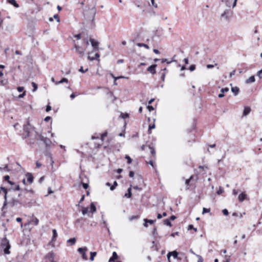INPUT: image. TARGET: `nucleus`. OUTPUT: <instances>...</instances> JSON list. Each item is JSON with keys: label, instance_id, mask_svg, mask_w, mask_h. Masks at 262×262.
Returning <instances> with one entry per match:
<instances>
[{"label": "nucleus", "instance_id": "nucleus-23", "mask_svg": "<svg viewBox=\"0 0 262 262\" xmlns=\"http://www.w3.org/2000/svg\"><path fill=\"white\" fill-rule=\"evenodd\" d=\"M63 82L68 83V79L67 78H62L60 81H56L55 82V84L56 85H58V84L62 83Z\"/></svg>", "mask_w": 262, "mask_h": 262}, {"label": "nucleus", "instance_id": "nucleus-30", "mask_svg": "<svg viewBox=\"0 0 262 262\" xmlns=\"http://www.w3.org/2000/svg\"><path fill=\"white\" fill-rule=\"evenodd\" d=\"M164 225L168 226L169 227H171L172 226L171 223L170 221V220L168 219L164 220Z\"/></svg>", "mask_w": 262, "mask_h": 262}, {"label": "nucleus", "instance_id": "nucleus-33", "mask_svg": "<svg viewBox=\"0 0 262 262\" xmlns=\"http://www.w3.org/2000/svg\"><path fill=\"white\" fill-rule=\"evenodd\" d=\"M88 212V208L83 207L82 209V213L83 215H85Z\"/></svg>", "mask_w": 262, "mask_h": 262}, {"label": "nucleus", "instance_id": "nucleus-11", "mask_svg": "<svg viewBox=\"0 0 262 262\" xmlns=\"http://www.w3.org/2000/svg\"><path fill=\"white\" fill-rule=\"evenodd\" d=\"M247 199V196L245 192H242L238 196V200L239 202H242Z\"/></svg>", "mask_w": 262, "mask_h": 262}, {"label": "nucleus", "instance_id": "nucleus-35", "mask_svg": "<svg viewBox=\"0 0 262 262\" xmlns=\"http://www.w3.org/2000/svg\"><path fill=\"white\" fill-rule=\"evenodd\" d=\"M144 222H147L148 223H149L150 224H152L155 222V220H148L147 219H145L144 220Z\"/></svg>", "mask_w": 262, "mask_h": 262}, {"label": "nucleus", "instance_id": "nucleus-26", "mask_svg": "<svg viewBox=\"0 0 262 262\" xmlns=\"http://www.w3.org/2000/svg\"><path fill=\"white\" fill-rule=\"evenodd\" d=\"M76 239L75 237L70 238L67 241V243H70L71 245H74L76 243Z\"/></svg>", "mask_w": 262, "mask_h": 262}, {"label": "nucleus", "instance_id": "nucleus-27", "mask_svg": "<svg viewBox=\"0 0 262 262\" xmlns=\"http://www.w3.org/2000/svg\"><path fill=\"white\" fill-rule=\"evenodd\" d=\"M137 46L139 47H144L147 49H149V47L147 45L143 43H137Z\"/></svg>", "mask_w": 262, "mask_h": 262}, {"label": "nucleus", "instance_id": "nucleus-2", "mask_svg": "<svg viewBox=\"0 0 262 262\" xmlns=\"http://www.w3.org/2000/svg\"><path fill=\"white\" fill-rule=\"evenodd\" d=\"M83 13L86 19L91 20L92 23H93L96 13L95 6L92 5L86 7L85 8L83 9Z\"/></svg>", "mask_w": 262, "mask_h": 262}, {"label": "nucleus", "instance_id": "nucleus-46", "mask_svg": "<svg viewBox=\"0 0 262 262\" xmlns=\"http://www.w3.org/2000/svg\"><path fill=\"white\" fill-rule=\"evenodd\" d=\"M107 135V132H105L104 133H103L102 135H101V140H104V138L106 137Z\"/></svg>", "mask_w": 262, "mask_h": 262}, {"label": "nucleus", "instance_id": "nucleus-14", "mask_svg": "<svg viewBox=\"0 0 262 262\" xmlns=\"http://www.w3.org/2000/svg\"><path fill=\"white\" fill-rule=\"evenodd\" d=\"M229 90V88H222L221 90V93L218 95L219 98H223L224 96V93L228 92Z\"/></svg>", "mask_w": 262, "mask_h": 262}, {"label": "nucleus", "instance_id": "nucleus-25", "mask_svg": "<svg viewBox=\"0 0 262 262\" xmlns=\"http://www.w3.org/2000/svg\"><path fill=\"white\" fill-rule=\"evenodd\" d=\"M9 2L10 4L13 5L15 7H19V5L17 3L15 0H9Z\"/></svg>", "mask_w": 262, "mask_h": 262}, {"label": "nucleus", "instance_id": "nucleus-5", "mask_svg": "<svg viewBox=\"0 0 262 262\" xmlns=\"http://www.w3.org/2000/svg\"><path fill=\"white\" fill-rule=\"evenodd\" d=\"M232 11L229 8L226 9L224 12L221 14V18H224L226 20L228 21L232 16Z\"/></svg>", "mask_w": 262, "mask_h": 262}, {"label": "nucleus", "instance_id": "nucleus-6", "mask_svg": "<svg viewBox=\"0 0 262 262\" xmlns=\"http://www.w3.org/2000/svg\"><path fill=\"white\" fill-rule=\"evenodd\" d=\"M87 250L88 248L86 247L83 248H79L77 250L78 252L82 255V257L84 260L88 259V257L85 254V252Z\"/></svg>", "mask_w": 262, "mask_h": 262}, {"label": "nucleus", "instance_id": "nucleus-56", "mask_svg": "<svg viewBox=\"0 0 262 262\" xmlns=\"http://www.w3.org/2000/svg\"><path fill=\"white\" fill-rule=\"evenodd\" d=\"M17 90L19 92H21L24 91V88L23 86H18L17 87Z\"/></svg>", "mask_w": 262, "mask_h": 262}, {"label": "nucleus", "instance_id": "nucleus-60", "mask_svg": "<svg viewBox=\"0 0 262 262\" xmlns=\"http://www.w3.org/2000/svg\"><path fill=\"white\" fill-rule=\"evenodd\" d=\"M51 110V106L50 105H48L46 107V112H48Z\"/></svg>", "mask_w": 262, "mask_h": 262}, {"label": "nucleus", "instance_id": "nucleus-7", "mask_svg": "<svg viewBox=\"0 0 262 262\" xmlns=\"http://www.w3.org/2000/svg\"><path fill=\"white\" fill-rule=\"evenodd\" d=\"M74 48L80 56L82 57L84 55L85 49H83L81 47L76 44H75Z\"/></svg>", "mask_w": 262, "mask_h": 262}, {"label": "nucleus", "instance_id": "nucleus-38", "mask_svg": "<svg viewBox=\"0 0 262 262\" xmlns=\"http://www.w3.org/2000/svg\"><path fill=\"white\" fill-rule=\"evenodd\" d=\"M118 184H117V182L116 181H115L114 182V184H113V185L111 186V187H110V189L111 190H113L115 189L116 187L117 186Z\"/></svg>", "mask_w": 262, "mask_h": 262}, {"label": "nucleus", "instance_id": "nucleus-29", "mask_svg": "<svg viewBox=\"0 0 262 262\" xmlns=\"http://www.w3.org/2000/svg\"><path fill=\"white\" fill-rule=\"evenodd\" d=\"M97 255L96 252H90V260L91 261H93L94 259L95 256Z\"/></svg>", "mask_w": 262, "mask_h": 262}, {"label": "nucleus", "instance_id": "nucleus-21", "mask_svg": "<svg viewBox=\"0 0 262 262\" xmlns=\"http://www.w3.org/2000/svg\"><path fill=\"white\" fill-rule=\"evenodd\" d=\"M255 79L254 76H251L246 81L247 83H252L255 82Z\"/></svg>", "mask_w": 262, "mask_h": 262}, {"label": "nucleus", "instance_id": "nucleus-41", "mask_svg": "<svg viewBox=\"0 0 262 262\" xmlns=\"http://www.w3.org/2000/svg\"><path fill=\"white\" fill-rule=\"evenodd\" d=\"M256 75L261 79L262 78V69L257 72Z\"/></svg>", "mask_w": 262, "mask_h": 262}, {"label": "nucleus", "instance_id": "nucleus-62", "mask_svg": "<svg viewBox=\"0 0 262 262\" xmlns=\"http://www.w3.org/2000/svg\"><path fill=\"white\" fill-rule=\"evenodd\" d=\"M134 172L133 171H130L129 172V176L130 177H133L134 176Z\"/></svg>", "mask_w": 262, "mask_h": 262}, {"label": "nucleus", "instance_id": "nucleus-54", "mask_svg": "<svg viewBox=\"0 0 262 262\" xmlns=\"http://www.w3.org/2000/svg\"><path fill=\"white\" fill-rule=\"evenodd\" d=\"M147 108L149 112H151L152 111H153L154 110V108L153 107V106L151 105H148L147 106Z\"/></svg>", "mask_w": 262, "mask_h": 262}, {"label": "nucleus", "instance_id": "nucleus-44", "mask_svg": "<svg viewBox=\"0 0 262 262\" xmlns=\"http://www.w3.org/2000/svg\"><path fill=\"white\" fill-rule=\"evenodd\" d=\"M195 69V66L194 64H192L191 65L189 68V70L192 72L193 71H194V70Z\"/></svg>", "mask_w": 262, "mask_h": 262}, {"label": "nucleus", "instance_id": "nucleus-51", "mask_svg": "<svg viewBox=\"0 0 262 262\" xmlns=\"http://www.w3.org/2000/svg\"><path fill=\"white\" fill-rule=\"evenodd\" d=\"M35 143V139H30L28 142V144L30 145H33Z\"/></svg>", "mask_w": 262, "mask_h": 262}, {"label": "nucleus", "instance_id": "nucleus-59", "mask_svg": "<svg viewBox=\"0 0 262 262\" xmlns=\"http://www.w3.org/2000/svg\"><path fill=\"white\" fill-rule=\"evenodd\" d=\"M4 179L5 181L8 182V181H9L10 179V177L8 175L5 176L4 177Z\"/></svg>", "mask_w": 262, "mask_h": 262}, {"label": "nucleus", "instance_id": "nucleus-16", "mask_svg": "<svg viewBox=\"0 0 262 262\" xmlns=\"http://www.w3.org/2000/svg\"><path fill=\"white\" fill-rule=\"evenodd\" d=\"M118 258V256L116 252H113L112 256L110 258L108 262H114L115 260Z\"/></svg>", "mask_w": 262, "mask_h": 262}, {"label": "nucleus", "instance_id": "nucleus-19", "mask_svg": "<svg viewBox=\"0 0 262 262\" xmlns=\"http://www.w3.org/2000/svg\"><path fill=\"white\" fill-rule=\"evenodd\" d=\"M251 112V108L250 107L246 106L244 108V110L243 112V115L244 116H247Z\"/></svg>", "mask_w": 262, "mask_h": 262}, {"label": "nucleus", "instance_id": "nucleus-58", "mask_svg": "<svg viewBox=\"0 0 262 262\" xmlns=\"http://www.w3.org/2000/svg\"><path fill=\"white\" fill-rule=\"evenodd\" d=\"M14 190H19L20 187L18 185H16L14 188H12Z\"/></svg>", "mask_w": 262, "mask_h": 262}, {"label": "nucleus", "instance_id": "nucleus-3", "mask_svg": "<svg viewBox=\"0 0 262 262\" xmlns=\"http://www.w3.org/2000/svg\"><path fill=\"white\" fill-rule=\"evenodd\" d=\"M1 246L2 248L4 249L5 254H9L10 253L9 249L11 248V246L9 244V241L6 238H4L2 240Z\"/></svg>", "mask_w": 262, "mask_h": 262}, {"label": "nucleus", "instance_id": "nucleus-22", "mask_svg": "<svg viewBox=\"0 0 262 262\" xmlns=\"http://www.w3.org/2000/svg\"><path fill=\"white\" fill-rule=\"evenodd\" d=\"M132 192H131V187L128 188L127 189V192L124 195L125 197H126L127 198H130L132 196Z\"/></svg>", "mask_w": 262, "mask_h": 262}, {"label": "nucleus", "instance_id": "nucleus-57", "mask_svg": "<svg viewBox=\"0 0 262 262\" xmlns=\"http://www.w3.org/2000/svg\"><path fill=\"white\" fill-rule=\"evenodd\" d=\"M82 186L84 189H86L89 187V185L87 183H83Z\"/></svg>", "mask_w": 262, "mask_h": 262}, {"label": "nucleus", "instance_id": "nucleus-17", "mask_svg": "<svg viewBox=\"0 0 262 262\" xmlns=\"http://www.w3.org/2000/svg\"><path fill=\"white\" fill-rule=\"evenodd\" d=\"M231 91L233 93V94L235 96H236L238 95L239 92V89L237 86L232 87L231 88Z\"/></svg>", "mask_w": 262, "mask_h": 262}, {"label": "nucleus", "instance_id": "nucleus-49", "mask_svg": "<svg viewBox=\"0 0 262 262\" xmlns=\"http://www.w3.org/2000/svg\"><path fill=\"white\" fill-rule=\"evenodd\" d=\"M210 212V209H207V208H203V214H204V213H208Z\"/></svg>", "mask_w": 262, "mask_h": 262}, {"label": "nucleus", "instance_id": "nucleus-64", "mask_svg": "<svg viewBox=\"0 0 262 262\" xmlns=\"http://www.w3.org/2000/svg\"><path fill=\"white\" fill-rule=\"evenodd\" d=\"M44 179H45V177H44V176L41 177L39 179V181H38V182H39V183H42V182L44 180Z\"/></svg>", "mask_w": 262, "mask_h": 262}, {"label": "nucleus", "instance_id": "nucleus-4", "mask_svg": "<svg viewBox=\"0 0 262 262\" xmlns=\"http://www.w3.org/2000/svg\"><path fill=\"white\" fill-rule=\"evenodd\" d=\"M37 136H38V137L39 138L40 140H41V141H42L43 142V143L45 144V146L47 148L50 146V145L52 143V142L49 138L44 137L43 136H42L41 134L39 135L36 133L35 137H36Z\"/></svg>", "mask_w": 262, "mask_h": 262}, {"label": "nucleus", "instance_id": "nucleus-12", "mask_svg": "<svg viewBox=\"0 0 262 262\" xmlns=\"http://www.w3.org/2000/svg\"><path fill=\"white\" fill-rule=\"evenodd\" d=\"M178 254H179V253H178V252L177 251H173L172 252H169L167 254V258H168V260H169L170 256L171 255H172L174 258H177L178 257Z\"/></svg>", "mask_w": 262, "mask_h": 262}, {"label": "nucleus", "instance_id": "nucleus-50", "mask_svg": "<svg viewBox=\"0 0 262 262\" xmlns=\"http://www.w3.org/2000/svg\"><path fill=\"white\" fill-rule=\"evenodd\" d=\"M230 257L227 255L225 257V259L223 261V262H230Z\"/></svg>", "mask_w": 262, "mask_h": 262}, {"label": "nucleus", "instance_id": "nucleus-63", "mask_svg": "<svg viewBox=\"0 0 262 262\" xmlns=\"http://www.w3.org/2000/svg\"><path fill=\"white\" fill-rule=\"evenodd\" d=\"M75 38H76L77 39H81V35L80 34H76L74 36Z\"/></svg>", "mask_w": 262, "mask_h": 262}, {"label": "nucleus", "instance_id": "nucleus-31", "mask_svg": "<svg viewBox=\"0 0 262 262\" xmlns=\"http://www.w3.org/2000/svg\"><path fill=\"white\" fill-rule=\"evenodd\" d=\"M32 85L33 87V92H34L37 90V88H38L37 84L36 83H35L34 82H32Z\"/></svg>", "mask_w": 262, "mask_h": 262}, {"label": "nucleus", "instance_id": "nucleus-48", "mask_svg": "<svg viewBox=\"0 0 262 262\" xmlns=\"http://www.w3.org/2000/svg\"><path fill=\"white\" fill-rule=\"evenodd\" d=\"M152 234L154 236H156L158 233H157V228L156 227H155L154 229H153V230H152Z\"/></svg>", "mask_w": 262, "mask_h": 262}, {"label": "nucleus", "instance_id": "nucleus-47", "mask_svg": "<svg viewBox=\"0 0 262 262\" xmlns=\"http://www.w3.org/2000/svg\"><path fill=\"white\" fill-rule=\"evenodd\" d=\"M224 192V189L222 187H220L219 190L217 191V194H221Z\"/></svg>", "mask_w": 262, "mask_h": 262}, {"label": "nucleus", "instance_id": "nucleus-52", "mask_svg": "<svg viewBox=\"0 0 262 262\" xmlns=\"http://www.w3.org/2000/svg\"><path fill=\"white\" fill-rule=\"evenodd\" d=\"M222 212L224 215H227L229 213L228 210L226 209H223Z\"/></svg>", "mask_w": 262, "mask_h": 262}, {"label": "nucleus", "instance_id": "nucleus-55", "mask_svg": "<svg viewBox=\"0 0 262 262\" xmlns=\"http://www.w3.org/2000/svg\"><path fill=\"white\" fill-rule=\"evenodd\" d=\"M88 70V69H86L85 70H84L82 67H81L79 69V71L81 73H85Z\"/></svg>", "mask_w": 262, "mask_h": 262}, {"label": "nucleus", "instance_id": "nucleus-40", "mask_svg": "<svg viewBox=\"0 0 262 262\" xmlns=\"http://www.w3.org/2000/svg\"><path fill=\"white\" fill-rule=\"evenodd\" d=\"M188 230H193L195 232L197 231V228H194L192 225H189L188 227Z\"/></svg>", "mask_w": 262, "mask_h": 262}, {"label": "nucleus", "instance_id": "nucleus-15", "mask_svg": "<svg viewBox=\"0 0 262 262\" xmlns=\"http://www.w3.org/2000/svg\"><path fill=\"white\" fill-rule=\"evenodd\" d=\"M26 177H27V180L29 182V183L31 184L33 182L34 177L32 173H27L26 174Z\"/></svg>", "mask_w": 262, "mask_h": 262}, {"label": "nucleus", "instance_id": "nucleus-34", "mask_svg": "<svg viewBox=\"0 0 262 262\" xmlns=\"http://www.w3.org/2000/svg\"><path fill=\"white\" fill-rule=\"evenodd\" d=\"M125 158L127 160V163L128 164H130L132 163V159L130 158V157L129 156L126 155L125 157Z\"/></svg>", "mask_w": 262, "mask_h": 262}, {"label": "nucleus", "instance_id": "nucleus-53", "mask_svg": "<svg viewBox=\"0 0 262 262\" xmlns=\"http://www.w3.org/2000/svg\"><path fill=\"white\" fill-rule=\"evenodd\" d=\"M111 75L113 76V77L115 79L114 84H116V81L117 79L121 78H124V77H123V76H120V77H114L113 76V75L112 74Z\"/></svg>", "mask_w": 262, "mask_h": 262}, {"label": "nucleus", "instance_id": "nucleus-24", "mask_svg": "<svg viewBox=\"0 0 262 262\" xmlns=\"http://www.w3.org/2000/svg\"><path fill=\"white\" fill-rule=\"evenodd\" d=\"M90 212L94 213L96 211V207L93 203H91L90 205Z\"/></svg>", "mask_w": 262, "mask_h": 262}, {"label": "nucleus", "instance_id": "nucleus-37", "mask_svg": "<svg viewBox=\"0 0 262 262\" xmlns=\"http://www.w3.org/2000/svg\"><path fill=\"white\" fill-rule=\"evenodd\" d=\"M83 43L85 46L86 48L89 45V42L86 38L83 39Z\"/></svg>", "mask_w": 262, "mask_h": 262}, {"label": "nucleus", "instance_id": "nucleus-42", "mask_svg": "<svg viewBox=\"0 0 262 262\" xmlns=\"http://www.w3.org/2000/svg\"><path fill=\"white\" fill-rule=\"evenodd\" d=\"M149 148L150 149V153L151 154L154 156H155L156 155V151H155V150L154 148L152 147H151L149 146Z\"/></svg>", "mask_w": 262, "mask_h": 262}, {"label": "nucleus", "instance_id": "nucleus-43", "mask_svg": "<svg viewBox=\"0 0 262 262\" xmlns=\"http://www.w3.org/2000/svg\"><path fill=\"white\" fill-rule=\"evenodd\" d=\"M150 2H151L152 6L154 8H158V5H157V4H156L155 3V0H150Z\"/></svg>", "mask_w": 262, "mask_h": 262}, {"label": "nucleus", "instance_id": "nucleus-39", "mask_svg": "<svg viewBox=\"0 0 262 262\" xmlns=\"http://www.w3.org/2000/svg\"><path fill=\"white\" fill-rule=\"evenodd\" d=\"M192 178H193V176H191L188 179H187L185 181V184L187 185V186H189V183H190V181L192 179Z\"/></svg>", "mask_w": 262, "mask_h": 262}, {"label": "nucleus", "instance_id": "nucleus-10", "mask_svg": "<svg viewBox=\"0 0 262 262\" xmlns=\"http://www.w3.org/2000/svg\"><path fill=\"white\" fill-rule=\"evenodd\" d=\"M157 66V65L156 64H152L147 68V70L151 74H155L156 73V68Z\"/></svg>", "mask_w": 262, "mask_h": 262}, {"label": "nucleus", "instance_id": "nucleus-20", "mask_svg": "<svg viewBox=\"0 0 262 262\" xmlns=\"http://www.w3.org/2000/svg\"><path fill=\"white\" fill-rule=\"evenodd\" d=\"M4 202L3 206L2 208V210H4L5 209L6 206L8 204V202H7V194H4Z\"/></svg>", "mask_w": 262, "mask_h": 262}, {"label": "nucleus", "instance_id": "nucleus-13", "mask_svg": "<svg viewBox=\"0 0 262 262\" xmlns=\"http://www.w3.org/2000/svg\"><path fill=\"white\" fill-rule=\"evenodd\" d=\"M29 123L27 122V124L24 126V130L25 132L26 133V135L25 138L30 137V132H29Z\"/></svg>", "mask_w": 262, "mask_h": 262}, {"label": "nucleus", "instance_id": "nucleus-18", "mask_svg": "<svg viewBox=\"0 0 262 262\" xmlns=\"http://www.w3.org/2000/svg\"><path fill=\"white\" fill-rule=\"evenodd\" d=\"M52 232H53V236H52L51 243H53L55 241L56 238L57 237V231L56 229H53L52 230Z\"/></svg>", "mask_w": 262, "mask_h": 262}, {"label": "nucleus", "instance_id": "nucleus-28", "mask_svg": "<svg viewBox=\"0 0 262 262\" xmlns=\"http://www.w3.org/2000/svg\"><path fill=\"white\" fill-rule=\"evenodd\" d=\"M31 222L32 223V224H34L35 225H37L38 224V223H39V220L36 217H33L31 221Z\"/></svg>", "mask_w": 262, "mask_h": 262}, {"label": "nucleus", "instance_id": "nucleus-61", "mask_svg": "<svg viewBox=\"0 0 262 262\" xmlns=\"http://www.w3.org/2000/svg\"><path fill=\"white\" fill-rule=\"evenodd\" d=\"M26 95V92H24L22 94H20L19 96H18V98H23Z\"/></svg>", "mask_w": 262, "mask_h": 262}, {"label": "nucleus", "instance_id": "nucleus-36", "mask_svg": "<svg viewBox=\"0 0 262 262\" xmlns=\"http://www.w3.org/2000/svg\"><path fill=\"white\" fill-rule=\"evenodd\" d=\"M155 128V124H152V125H151V124H150V125H149V126H148V134H150V133H151V132H150V130H151V129H154V128Z\"/></svg>", "mask_w": 262, "mask_h": 262}, {"label": "nucleus", "instance_id": "nucleus-1", "mask_svg": "<svg viewBox=\"0 0 262 262\" xmlns=\"http://www.w3.org/2000/svg\"><path fill=\"white\" fill-rule=\"evenodd\" d=\"M29 194V191L27 190H21L20 193L18 194V196L20 198L19 199L13 198L11 201L8 202V204L11 207L17 206V205H20L24 207L28 206V204L29 202L27 201L26 198Z\"/></svg>", "mask_w": 262, "mask_h": 262}, {"label": "nucleus", "instance_id": "nucleus-9", "mask_svg": "<svg viewBox=\"0 0 262 262\" xmlns=\"http://www.w3.org/2000/svg\"><path fill=\"white\" fill-rule=\"evenodd\" d=\"M55 254L53 252H49L45 256V259L47 261L53 260L54 259Z\"/></svg>", "mask_w": 262, "mask_h": 262}, {"label": "nucleus", "instance_id": "nucleus-8", "mask_svg": "<svg viewBox=\"0 0 262 262\" xmlns=\"http://www.w3.org/2000/svg\"><path fill=\"white\" fill-rule=\"evenodd\" d=\"M90 41L91 42L92 46L93 48V50L94 51H98L99 50V42L91 38H90Z\"/></svg>", "mask_w": 262, "mask_h": 262}, {"label": "nucleus", "instance_id": "nucleus-32", "mask_svg": "<svg viewBox=\"0 0 262 262\" xmlns=\"http://www.w3.org/2000/svg\"><path fill=\"white\" fill-rule=\"evenodd\" d=\"M225 2L226 6H227L228 7V8L230 9V5L232 2V0H225Z\"/></svg>", "mask_w": 262, "mask_h": 262}, {"label": "nucleus", "instance_id": "nucleus-45", "mask_svg": "<svg viewBox=\"0 0 262 262\" xmlns=\"http://www.w3.org/2000/svg\"><path fill=\"white\" fill-rule=\"evenodd\" d=\"M196 256L198 257V262H203V258L202 257L199 255H196Z\"/></svg>", "mask_w": 262, "mask_h": 262}]
</instances>
